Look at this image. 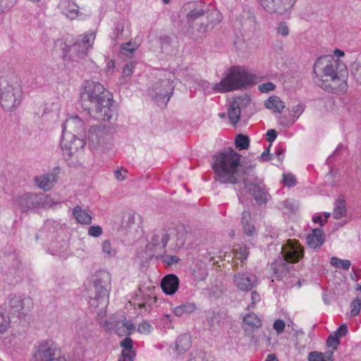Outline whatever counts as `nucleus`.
<instances>
[{
    "label": "nucleus",
    "mask_w": 361,
    "mask_h": 361,
    "mask_svg": "<svg viewBox=\"0 0 361 361\" xmlns=\"http://www.w3.org/2000/svg\"><path fill=\"white\" fill-rule=\"evenodd\" d=\"M241 155L233 149H226L214 157L213 169L216 180L221 183L235 184L242 180L245 188L258 204H265L269 193L263 181L255 176L252 161H240Z\"/></svg>",
    "instance_id": "obj_1"
},
{
    "label": "nucleus",
    "mask_w": 361,
    "mask_h": 361,
    "mask_svg": "<svg viewBox=\"0 0 361 361\" xmlns=\"http://www.w3.org/2000/svg\"><path fill=\"white\" fill-rule=\"evenodd\" d=\"M82 104L98 121L116 120L117 110L113 96L99 82L85 80L80 90Z\"/></svg>",
    "instance_id": "obj_2"
},
{
    "label": "nucleus",
    "mask_w": 361,
    "mask_h": 361,
    "mask_svg": "<svg viewBox=\"0 0 361 361\" xmlns=\"http://www.w3.org/2000/svg\"><path fill=\"white\" fill-rule=\"evenodd\" d=\"M314 82L325 91L343 94L347 91L345 65L330 56H322L314 64Z\"/></svg>",
    "instance_id": "obj_3"
},
{
    "label": "nucleus",
    "mask_w": 361,
    "mask_h": 361,
    "mask_svg": "<svg viewBox=\"0 0 361 361\" xmlns=\"http://www.w3.org/2000/svg\"><path fill=\"white\" fill-rule=\"evenodd\" d=\"M253 80L252 75L244 68L235 66L231 68L227 75L219 82L216 83L212 89L219 93L233 91L250 85Z\"/></svg>",
    "instance_id": "obj_4"
},
{
    "label": "nucleus",
    "mask_w": 361,
    "mask_h": 361,
    "mask_svg": "<svg viewBox=\"0 0 361 361\" xmlns=\"http://www.w3.org/2000/svg\"><path fill=\"white\" fill-rule=\"evenodd\" d=\"M22 96L20 84L11 83L6 78H0V104L3 109L11 111L20 103Z\"/></svg>",
    "instance_id": "obj_5"
},
{
    "label": "nucleus",
    "mask_w": 361,
    "mask_h": 361,
    "mask_svg": "<svg viewBox=\"0 0 361 361\" xmlns=\"http://www.w3.org/2000/svg\"><path fill=\"white\" fill-rule=\"evenodd\" d=\"M85 142L84 140L77 137L72 133H64L62 135L61 148L65 157H71L75 154L77 156L84 150Z\"/></svg>",
    "instance_id": "obj_6"
},
{
    "label": "nucleus",
    "mask_w": 361,
    "mask_h": 361,
    "mask_svg": "<svg viewBox=\"0 0 361 361\" xmlns=\"http://www.w3.org/2000/svg\"><path fill=\"white\" fill-rule=\"evenodd\" d=\"M110 275L104 271L99 272L97 275V279L94 282L95 295L94 298L90 296L92 300H94L106 306L109 302V295L110 288Z\"/></svg>",
    "instance_id": "obj_7"
},
{
    "label": "nucleus",
    "mask_w": 361,
    "mask_h": 361,
    "mask_svg": "<svg viewBox=\"0 0 361 361\" xmlns=\"http://www.w3.org/2000/svg\"><path fill=\"white\" fill-rule=\"evenodd\" d=\"M221 14L219 11H213L204 18L200 20V23H196L197 27L190 33L191 37L195 41H201L203 35L208 31L212 30L215 25L220 23Z\"/></svg>",
    "instance_id": "obj_8"
},
{
    "label": "nucleus",
    "mask_w": 361,
    "mask_h": 361,
    "mask_svg": "<svg viewBox=\"0 0 361 361\" xmlns=\"http://www.w3.org/2000/svg\"><path fill=\"white\" fill-rule=\"evenodd\" d=\"M162 78L159 80V106L163 104L166 106L175 87V75L171 72L163 71Z\"/></svg>",
    "instance_id": "obj_9"
},
{
    "label": "nucleus",
    "mask_w": 361,
    "mask_h": 361,
    "mask_svg": "<svg viewBox=\"0 0 361 361\" xmlns=\"http://www.w3.org/2000/svg\"><path fill=\"white\" fill-rule=\"evenodd\" d=\"M296 0H258L262 8L269 13L283 15L288 11Z\"/></svg>",
    "instance_id": "obj_10"
},
{
    "label": "nucleus",
    "mask_w": 361,
    "mask_h": 361,
    "mask_svg": "<svg viewBox=\"0 0 361 361\" xmlns=\"http://www.w3.org/2000/svg\"><path fill=\"white\" fill-rule=\"evenodd\" d=\"M281 250L283 258L290 263H296L304 256L303 248L295 240H288Z\"/></svg>",
    "instance_id": "obj_11"
},
{
    "label": "nucleus",
    "mask_w": 361,
    "mask_h": 361,
    "mask_svg": "<svg viewBox=\"0 0 361 361\" xmlns=\"http://www.w3.org/2000/svg\"><path fill=\"white\" fill-rule=\"evenodd\" d=\"M233 283L239 290L249 292L257 286V278L252 274L239 271L233 275Z\"/></svg>",
    "instance_id": "obj_12"
},
{
    "label": "nucleus",
    "mask_w": 361,
    "mask_h": 361,
    "mask_svg": "<svg viewBox=\"0 0 361 361\" xmlns=\"http://www.w3.org/2000/svg\"><path fill=\"white\" fill-rule=\"evenodd\" d=\"M56 348L48 342L39 345L34 356L33 361H66L64 357H55Z\"/></svg>",
    "instance_id": "obj_13"
},
{
    "label": "nucleus",
    "mask_w": 361,
    "mask_h": 361,
    "mask_svg": "<svg viewBox=\"0 0 361 361\" xmlns=\"http://www.w3.org/2000/svg\"><path fill=\"white\" fill-rule=\"evenodd\" d=\"M250 103V97L245 94L235 97L231 103L228 109V119L233 125L240 120L241 109L247 106Z\"/></svg>",
    "instance_id": "obj_14"
},
{
    "label": "nucleus",
    "mask_w": 361,
    "mask_h": 361,
    "mask_svg": "<svg viewBox=\"0 0 361 361\" xmlns=\"http://www.w3.org/2000/svg\"><path fill=\"white\" fill-rule=\"evenodd\" d=\"M262 322L254 313L247 314L243 318V330L251 341H256L255 332L262 326Z\"/></svg>",
    "instance_id": "obj_15"
},
{
    "label": "nucleus",
    "mask_w": 361,
    "mask_h": 361,
    "mask_svg": "<svg viewBox=\"0 0 361 361\" xmlns=\"http://www.w3.org/2000/svg\"><path fill=\"white\" fill-rule=\"evenodd\" d=\"M184 11H187L186 18L190 26L197 20H202L204 17V4L200 1L188 2L183 7Z\"/></svg>",
    "instance_id": "obj_16"
},
{
    "label": "nucleus",
    "mask_w": 361,
    "mask_h": 361,
    "mask_svg": "<svg viewBox=\"0 0 361 361\" xmlns=\"http://www.w3.org/2000/svg\"><path fill=\"white\" fill-rule=\"evenodd\" d=\"M96 37V33L92 32L80 35L74 44L75 50L78 51V56L83 58L87 55L88 50L92 47Z\"/></svg>",
    "instance_id": "obj_17"
},
{
    "label": "nucleus",
    "mask_w": 361,
    "mask_h": 361,
    "mask_svg": "<svg viewBox=\"0 0 361 361\" xmlns=\"http://www.w3.org/2000/svg\"><path fill=\"white\" fill-rule=\"evenodd\" d=\"M105 326L109 330H114L115 333L119 336H129L135 329V326L132 321H127L124 319L122 321L105 322Z\"/></svg>",
    "instance_id": "obj_18"
},
{
    "label": "nucleus",
    "mask_w": 361,
    "mask_h": 361,
    "mask_svg": "<svg viewBox=\"0 0 361 361\" xmlns=\"http://www.w3.org/2000/svg\"><path fill=\"white\" fill-rule=\"evenodd\" d=\"M59 169H55L54 172L35 178L36 185L44 191L51 190L57 182Z\"/></svg>",
    "instance_id": "obj_19"
},
{
    "label": "nucleus",
    "mask_w": 361,
    "mask_h": 361,
    "mask_svg": "<svg viewBox=\"0 0 361 361\" xmlns=\"http://www.w3.org/2000/svg\"><path fill=\"white\" fill-rule=\"evenodd\" d=\"M179 280L177 276L173 274L165 276L160 283L163 292L166 295H173L178 290Z\"/></svg>",
    "instance_id": "obj_20"
},
{
    "label": "nucleus",
    "mask_w": 361,
    "mask_h": 361,
    "mask_svg": "<svg viewBox=\"0 0 361 361\" xmlns=\"http://www.w3.org/2000/svg\"><path fill=\"white\" fill-rule=\"evenodd\" d=\"M105 140L104 130L98 126H92L88 133V140L90 145L95 148L104 143Z\"/></svg>",
    "instance_id": "obj_21"
},
{
    "label": "nucleus",
    "mask_w": 361,
    "mask_h": 361,
    "mask_svg": "<svg viewBox=\"0 0 361 361\" xmlns=\"http://www.w3.org/2000/svg\"><path fill=\"white\" fill-rule=\"evenodd\" d=\"M32 305V300L30 298H25L22 299L19 297H13L9 299L8 306L10 307V311H13L14 313H20V311H23L26 308L27 310L30 309Z\"/></svg>",
    "instance_id": "obj_22"
},
{
    "label": "nucleus",
    "mask_w": 361,
    "mask_h": 361,
    "mask_svg": "<svg viewBox=\"0 0 361 361\" xmlns=\"http://www.w3.org/2000/svg\"><path fill=\"white\" fill-rule=\"evenodd\" d=\"M84 126V123L81 118L78 116H69L66 122L63 124L62 130L64 133H76L78 130L82 129Z\"/></svg>",
    "instance_id": "obj_23"
},
{
    "label": "nucleus",
    "mask_w": 361,
    "mask_h": 361,
    "mask_svg": "<svg viewBox=\"0 0 361 361\" xmlns=\"http://www.w3.org/2000/svg\"><path fill=\"white\" fill-rule=\"evenodd\" d=\"M224 316L219 312L211 311L206 315L205 323L210 331L217 330L224 324Z\"/></svg>",
    "instance_id": "obj_24"
},
{
    "label": "nucleus",
    "mask_w": 361,
    "mask_h": 361,
    "mask_svg": "<svg viewBox=\"0 0 361 361\" xmlns=\"http://www.w3.org/2000/svg\"><path fill=\"white\" fill-rule=\"evenodd\" d=\"M324 242V233L321 228H314L312 233L307 236V243L312 249L320 247Z\"/></svg>",
    "instance_id": "obj_25"
},
{
    "label": "nucleus",
    "mask_w": 361,
    "mask_h": 361,
    "mask_svg": "<svg viewBox=\"0 0 361 361\" xmlns=\"http://www.w3.org/2000/svg\"><path fill=\"white\" fill-rule=\"evenodd\" d=\"M63 12L71 20L77 18H82V13L79 11V7L73 1L68 0L62 4Z\"/></svg>",
    "instance_id": "obj_26"
},
{
    "label": "nucleus",
    "mask_w": 361,
    "mask_h": 361,
    "mask_svg": "<svg viewBox=\"0 0 361 361\" xmlns=\"http://www.w3.org/2000/svg\"><path fill=\"white\" fill-rule=\"evenodd\" d=\"M192 344L191 336L188 334H183L180 335L175 343L176 350L178 354L182 355L188 351Z\"/></svg>",
    "instance_id": "obj_27"
},
{
    "label": "nucleus",
    "mask_w": 361,
    "mask_h": 361,
    "mask_svg": "<svg viewBox=\"0 0 361 361\" xmlns=\"http://www.w3.org/2000/svg\"><path fill=\"white\" fill-rule=\"evenodd\" d=\"M288 261L281 258L276 260L275 262L272 264L274 273L277 278L282 279L288 274L290 270V265L288 264Z\"/></svg>",
    "instance_id": "obj_28"
},
{
    "label": "nucleus",
    "mask_w": 361,
    "mask_h": 361,
    "mask_svg": "<svg viewBox=\"0 0 361 361\" xmlns=\"http://www.w3.org/2000/svg\"><path fill=\"white\" fill-rule=\"evenodd\" d=\"M73 214L79 224L89 225L92 222V216L80 206H76L73 209Z\"/></svg>",
    "instance_id": "obj_29"
},
{
    "label": "nucleus",
    "mask_w": 361,
    "mask_h": 361,
    "mask_svg": "<svg viewBox=\"0 0 361 361\" xmlns=\"http://www.w3.org/2000/svg\"><path fill=\"white\" fill-rule=\"evenodd\" d=\"M265 106L274 111L281 113L285 108V104L277 96L270 97L264 103Z\"/></svg>",
    "instance_id": "obj_30"
},
{
    "label": "nucleus",
    "mask_w": 361,
    "mask_h": 361,
    "mask_svg": "<svg viewBox=\"0 0 361 361\" xmlns=\"http://www.w3.org/2000/svg\"><path fill=\"white\" fill-rule=\"evenodd\" d=\"M334 351L327 350L325 353H320L318 351L310 352L308 355L309 361H334Z\"/></svg>",
    "instance_id": "obj_31"
},
{
    "label": "nucleus",
    "mask_w": 361,
    "mask_h": 361,
    "mask_svg": "<svg viewBox=\"0 0 361 361\" xmlns=\"http://www.w3.org/2000/svg\"><path fill=\"white\" fill-rule=\"evenodd\" d=\"M196 310L197 306L195 303L188 302L175 307L173 310V313L178 317H181L184 314H191Z\"/></svg>",
    "instance_id": "obj_32"
},
{
    "label": "nucleus",
    "mask_w": 361,
    "mask_h": 361,
    "mask_svg": "<svg viewBox=\"0 0 361 361\" xmlns=\"http://www.w3.org/2000/svg\"><path fill=\"white\" fill-rule=\"evenodd\" d=\"M242 225L245 233L248 235H252L255 228L253 225L251 224V214L248 211H244L242 214Z\"/></svg>",
    "instance_id": "obj_33"
},
{
    "label": "nucleus",
    "mask_w": 361,
    "mask_h": 361,
    "mask_svg": "<svg viewBox=\"0 0 361 361\" xmlns=\"http://www.w3.org/2000/svg\"><path fill=\"white\" fill-rule=\"evenodd\" d=\"M157 240L156 238H153L152 243L147 244L145 250V256L147 259L151 260L153 257H157L156 254L157 252Z\"/></svg>",
    "instance_id": "obj_34"
},
{
    "label": "nucleus",
    "mask_w": 361,
    "mask_h": 361,
    "mask_svg": "<svg viewBox=\"0 0 361 361\" xmlns=\"http://www.w3.org/2000/svg\"><path fill=\"white\" fill-rule=\"evenodd\" d=\"M346 214L345 203L343 200H338L336 202L333 216L335 219H339Z\"/></svg>",
    "instance_id": "obj_35"
},
{
    "label": "nucleus",
    "mask_w": 361,
    "mask_h": 361,
    "mask_svg": "<svg viewBox=\"0 0 361 361\" xmlns=\"http://www.w3.org/2000/svg\"><path fill=\"white\" fill-rule=\"evenodd\" d=\"M121 347L123 348L121 353H126V354H135V351L133 349V341L130 337H126L123 339L120 343Z\"/></svg>",
    "instance_id": "obj_36"
},
{
    "label": "nucleus",
    "mask_w": 361,
    "mask_h": 361,
    "mask_svg": "<svg viewBox=\"0 0 361 361\" xmlns=\"http://www.w3.org/2000/svg\"><path fill=\"white\" fill-rule=\"evenodd\" d=\"M176 232L173 226H169L167 228H164L161 231V243L163 247H166L168 241L171 235H173Z\"/></svg>",
    "instance_id": "obj_37"
},
{
    "label": "nucleus",
    "mask_w": 361,
    "mask_h": 361,
    "mask_svg": "<svg viewBox=\"0 0 361 361\" xmlns=\"http://www.w3.org/2000/svg\"><path fill=\"white\" fill-rule=\"evenodd\" d=\"M331 264L332 266L342 268L345 270H348V269H349V268L351 265V263L348 259H341L336 257H332L331 258Z\"/></svg>",
    "instance_id": "obj_38"
},
{
    "label": "nucleus",
    "mask_w": 361,
    "mask_h": 361,
    "mask_svg": "<svg viewBox=\"0 0 361 361\" xmlns=\"http://www.w3.org/2000/svg\"><path fill=\"white\" fill-rule=\"evenodd\" d=\"M250 140L246 135L240 134L235 138V145L240 149H247L249 147Z\"/></svg>",
    "instance_id": "obj_39"
},
{
    "label": "nucleus",
    "mask_w": 361,
    "mask_h": 361,
    "mask_svg": "<svg viewBox=\"0 0 361 361\" xmlns=\"http://www.w3.org/2000/svg\"><path fill=\"white\" fill-rule=\"evenodd\" d=\"M125 218L127 219V226L130 227L134 224H139L142 221L141 216L135 212H129L126 214Z\"/></svg>",
    "instance_id": "obj_40"
},
{
    "label": "nucleus",
    "mask_w": 361,
    "mask_h": 361,
    "mask_svg": "<svg viewBox=\"0 0 361 361\" xmlns=\"http://www.w3.org/2000/svg\"><path fill=\"white\" fill-rule=\"evenodd\" d=\"M159 259H161L162 262L166 264V267L171 266L178 263L180 260L179 257L176 255H163L159 256Z\"/></svg>",
    "instance_id": "obj_41"
},
{
    "label": "nucleus",
    "mask_w": 361,
    "mask_h": 361,
    "mask_svg": "<svg viewBox=\"0 0 361 361\" xmlns=\"http://www.w3.org/2000/svg\"><path fill=\"white\" fill-rule=\"evenodd\" d=\"M121 47L124 54H126L128 56H130L137 49V45L135 43L127 42L122 44Z\"/></svg>",
    "instance_id": "obj_42"
},
{
    "label": "nucleus",
    "mask_w": 361,
    "mask_h": 361,
    "mask_svg": "<svg viewBox=\"0 0 361 361\" xmlns=\"http://www.w3.org/2000/svg\"><path fill=\"white\" fill-rule=\"evenodd\" d=\"M361 309V299L357 298L353 300L350 303V314L352 317L356 316L359 314Z\"/></svg>",
    "instance_id": "obj_43"
},
{
    "label": "nucleus",
    "mask_w": 361,
    "mask_h": 361,
    "mask_svg": "<svg viewBox=\"0 0 361 361\" xmlns=\"http://www.w3.org/2000/svg\"><path fill=\"white\" fill-rule=\"evenodd\" d=\"M102 252L108 257H113L116 254L115 249L111 247L109 240H104L102 243Z\"/></svg>",
    "instance_id": "obj_44"
},
{
    "label": "nucleus",
    "mask_w": 361,
    "mask_h": 361,
    "mask_svg": "<svg viewBox=\"0 0 361 361\" xmlns=\"http://www.w3.org/2000/svg\"><path fill=\"white\" fill-rule=\"evenodd\" d=\"M10 324L8 317H6L4 314L0 313V334L5 333Z\"/></svg>",
    "instance_id": "obj_45"
},
{
    "label": "nucleus",
    "mask_w": 361,
    "mask_h": 361,
    "mask_svg": "<svg viewBox=\"0 0 361 361\" xmlns=\"http://www.w3.org/2000/svg\"><path fill=\"white\" fill-rule=\"evenodd\" d=\"M340 338L335 334H331L327 338L326 344L329 347H333L334 350L337 349L339 345Z\"/></svg>",
    "instance_id": "obj_46"
},
{
    "label": "nucleus",
    "mask_w": 361,
    "mask_h": 361,
    "mask_svg": "<svg viewBox=\"0 0 361 361\" xmlns=\"http://www.w3.org/2000/svg\"><path fill=\"white\" fill-rule=\"evenodd\" d=\"M161 48L163 52L169 53L172 51L169 37L164 36L161 39Z\"/></svg>",
    "instance_id": "obj_47"
},
{
    "label": "nucleus",
    "mask_w": 361,
    "mask_h": 361,
    "mask_svg": "<svg viewBox=\"0 0 361 361\" xmlns=\"http://www.w3.org/2000/svg\"><path fill=\"white\" fill-rule=\"evenodd\" d=\"M152 331V325L147 322H144L139 324L137 328V331L142 334H148Z\"/></svg>",
    "instance_id": "obj_48"
},
{
    "label": "nucleus",
    "mask_w": 361,
    "mask_h": 361,
    "mask_svg": "<svg viewBox=\"0 0 361 361\" xmlns=\"http://www.w3.org/2000/svg\"><path fill=\"white\" fill-rule=\"evenodd\" d=\"M103 233L100 226H91L88 228V235L92 237H99Z\"/></svg>",
    "instance_id": "obj_49"
},
{
    "label": "nucleus",
    "mask_w": 361,
    "mask_h": 361,
    "mask_svg": "<svg viewBox=\"0 0 361 361\" xmlns=\"http://www.w3.org/2000/svg\"><path fill=\"white\" fill-rule=\"evenodd\" d=\"M286 324L282 319H276L273 324L274 329L278 334H281L284 331Z\"/></svg>",
    "instance_id": "obj_50"
},
{
    "label": "nucleus",
    "mask_w": 361,
    "mask_h": 361,
    "mask_svg": "<svg viewBox=\"0 0 361 361\" xmlns=\"http://www.w3.org/2000/svg\"><path fill=\"white\" fill-rule=\"evenodd\" d=\"M283 181L286 186L291 187V186H293L295 185L296 179L293 174H291V173L283 174Z\"/></svg>",
    "instance_id": "obj_51"
},
{
    "label": "nucleus",
    "mask_w": 361,
    "mask_h": 361,
    "mask_svg": "<svg viewBox=\"0 0 361 361\" xmlns=\"http://www.w3.org/2000/svg\"><path fill=\"white\" fill-rule=\"evenodd\" d=\"M276 85L271 82H265L261 84L258 86V89L261 92L267 93L270 91H272L275 89Z\"/></svg>",
    "instance_id": "obj_52"
},
{
    "label": "nucleus",
    "mask_w": 361,
    "mask_h": 361,
    "mask_svg": "<svg viewBox=\"0 0 361 361\" xmlns=\"http://www.w3.org/2000/svg\"><path fill=\"white\" fill-rule=\"evenodd\" d=\"M277 33L286 37L289 33L288 27L285 22H281L277 27Z\"/></svg>",
    "instance_id": "obj_53"
},
{
    "label": "nucleus",
    "mask_w": 361,
    "mask_h": 361,
    "mask_svg": "<svg viewBox=\"0 0 361 361\" xmlns=\"http://www.w3.org/2000/svg\"><path fill=\"white\" fill-rule=\"evenodd\" d=\"M305 106L302 104H297L294 106L292 109L293 115L295 117L294 120L296 121L299 118V116L302 114L304 111Z\"/></svg>",
    "instance_id": "obj_54"
},
{
    "label": "nucleus",
    "mask_w": 361,
    "mask_h": 361,
    "mask_svg": "<svg viewBox=\"0 0 361 361\" xmlns=\"http://www.w3.org/2000/svg\"><path fill=\"white\" fill-rule=\"evenodd\" d=\"M247 256V252L245 248L240 247L239 250H235V258L241 260L242 262H243V260L246 259Z\"/></svg>",
    "instance_id": "obj_55"
},
{
    "label": "nucleus",
    "mask_w": 361,
    "mask_h": 361,
    "mask_svg": "<svg viewBox=\"0 0 361 361\" xmlns=\"http://www.w3.org/2000/svg\"><path fill=\"white\" fill-rule=\"evenodd\" d=\"M185 241V233L183 228H180L177 231V244L183 245Z\"/></svg>",
    "instance_id": "obj_56"
},
{
    "label": "nucleus",
    "mask_w": 361,
    "mask_h": 361,
    "mask_svg": "<svg viewBox=\"0 0 361 361\" xmlns=\"http://www.w3.org/2000/svg\"><path fill=\"white\" fill-rule=\"evenodd\" d=\"M135 66L133 63H128L123 69V77L129 78L133 73Z\"/></svg>",
    "instance_id": "obj_57"
},
{
    "label": "nucleus",
    "mask_w": 361,
    "mask_h": 361,
    "mask_svg": "<svg viewBox=\"0 0 361 361\" xmlns=\"http://www.w3.org/2000/svg\"><path fill=\"white\" fill-rule=\"evenodd\" d=\"M127 170L126 169H117L114 171V177L116 180L121 181L126 178Z\"/></svg>",
    "instance_id": "obj_58"
},
{
    "label": "nucleus",
    "mask_w": 361,
    "mask_h": 361,
    "mask_svg": "<svg viewBox=\"0 0 361 361\" xmlns=\"http://www.w3.org/2000/svg\"><path fill=\"white\" fill-rule=\"evenodd\" d=\"M340 338L344 336H345L348 333V326L346 324H342L338 329V330L334 332Z\"/></svg>",
    "instance_id": "obj_59"
},
{
    "label": "nucleus",
    "mask_w": 361,
    "mask_h": 361,
    "mask_svg": "<svg viewBox=\"0 0 361 361\" xmlns=\"http://www.w3.org/2000/svg\"><path fill=\"white\" fill-rule=\"evenodd\" d=\"M135 356V354H126V353H121L118 361H133Z\"/></svg>",
    "instance_id": "obj_60"
},
{
    "label": "nucleus",
    "mask_w": 361,
    "mask_h": 361,
    "mask_svg": "<svg viewBox=\"0 0 361 361\" xmlns=\"http://www.w3.org/2000/svg\"><path fill=\"white\" fill-rule=\"evenodd\" d=\"M277 136V133L275 130L270 129L267 132V140L269 142H272Z\"/></svg>",
    "instance_id": "obj_61"
},
{
    "label": "nucleus",
    "mask_w": 361,
    "mask_h": 361,
    "mask_svg": "<svg viewBox=\"0 0 361 361\" xmlns=\"http://www.w3.org/2000/svg\"><path fill=\"white\" fill-rule=\"evenodd\" d=\"M271 147V145L263 152V153L259 157V159L262 161H267L269 159L267 157L269 154V149Z\"/></svg>",
    "instance_id": "obj_62"
},
{
    "label": "nucleus",
    "mask_w": 361,
    "mask_h": 361,
    "mask_svg": "<svg viewBox=\"0 0 361 361\" xmlns=\"http://www.w3.org/2000/svg\"><path fill=\"white\" fill-rule=\"evenodd\" d=\"M251 300H252V304L254 305L255 302L259 301L260 296L258 293L256 291H252L251 293Z\"/></svg>",
    "instance_id": "obj_63"
},
{
    "label": "nucleus",
    "mask_w": 361,
    "mask_h": 361,
    "mask_svg": "<svg viewBox=\"0 0 361 361\" xmlns=\"http://www.w3.org/2000/svg\"><path fill=\"white\" fill-rule=\"evenodd\" d=\"M295 120H293L292 121L286 122L283 118H280L279 119V123L280 125L283 126V127L288 128L290 126H292L295 123Z\"/></svg>",
    "instance_id": "obj_64"
}]
</instances>
